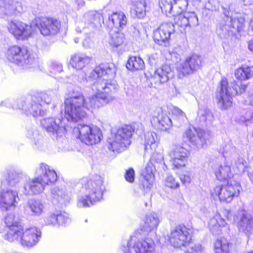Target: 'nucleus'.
<instances>
[{
    "label": "nucleus",
    "instance_id": "obj_30",
    "mask_svg": "<svg viewBox=\"0 0 253 253\" xmlns=\"http://www.w3.org/2000/svg\"><path fill=\"white\" fill-rule=\"evenodd\" d=\"M173 116V125L177 127L181 126L187 120L186 116L184 112L177 107H173L171 110Z\"/></svg>",
    "mask_w": 253,
    "mask_h": 253
},
{
    "label": "nucleus",
    "instance_id": "obj_60",
    "mask_svg": "<svg viewBox=\"0 0 253 253\" xmlns=\"http://www.w3.org/2000/svg\"><path fill=\"white\" fill-rule=\"evenodd\" d=\"M157 159L155 160V155H154L152 157V160L153 161H156L157 163H160L163 160V157L161 154H156Z\"/></svg>",
    "mask_w": 253,
    "mask_h": 253
},
{
    "label": "nucleus",
    "instance_id": "obj_12",
    "mask_svg": "<svg viewBox=\"0 0 253 253\" xmlns=\"http://www.w3.org/2000/svg\"><path fill=\"white\" fill-rule=\"evenodd\" d=\"M34 25L39 29L41 33L44 36L57 34L61 28V23L59 20L47 17L37 18L35 19Z\"/></svg>",
    "mask_w": 253,
    "mask_h": 253
},
{
    "label": "nucleus",
    "instance_id": "obj_44",
    "mask_svg": "<svg viewBox=\"0 0 253 253\" xmlns=\"http://www.w3.org/2000/svg\"><path fill=\"white\" fill-rule=\"evenodd\" d=\"M227 224L225 219L221 217L220 214L217 213L210 220L209 224L211 226H216L217 225L219 226H225Z\"/></svg>",
    "mask_w": 253,
    "mask_h": 253
},
{
    "label": "nucleus",
    "instance_id": "obj_25",
    "mask_svg": "<svg viewBox=\"0 0 253 253\" xmlns=\"http://www.w3.org/2000/svg\"><path fill=\"white\" fill-rule=\"evenodd\" d=\"M158 115L154 116L151 120L153 124L158 128L162 130H167L172 125L173 123L169 117L164 114L161 109L158 112Z\"/></svg>",
    "mask_w": 253,
    "mask_h": 253
},
{
    "label": "nucleus",
    "instance_id": "obj_3",
    "mask_svg": "<svg viewBox=\"0 0 253 253\" xmlns=\"http://www.w3.org/2000/svg\"><path fill=\"white\" fill-rule=\"evenodd\" d=\"M4 223L7 233L4 238L9 242L19 241L23 246L27 247H33L39 242L41 235L40 230L36 227L24 230L21 220L13 214L7 215Z\"/></svg>",
    "mask_w": 253,
    "mask_h": 253
},
{
    "label": "nucleus",
    "instance_id": "obj_48",
    "mask_svg": "<svg viewBox=\"0 0 253 253\" xmlns=\"http://www.w3.org/2000/svg\"><path fill=\"white\" fill-rule=\"evenodd\" d=\"M202 250L201 245L191 244L189 245V248L186 250V253H202Z\"/></svg>",
    "mask_w": 253,
    "mask_h": 253
},
{
    "label": "nucleus",
    "instance_id": "obj_33",
    "mask_svg": "<svg viewBox=\"0 0 253 253\" xmlns=\"http://www.w3.org/2000/svg\"><path fill=\"white\" fill-rule=\"evenodd\" d=\"M126 67L129 70H142L144 67V62L139 57L131 56L128 59Z\"/></svg>",
    "mask_w": 253,
    "mask_h": 253
},
{
    "label": "nucleus",
    "instance_id": "obj_7",
    "mask_svg": "<svg viewBox=\"0 0 253 253\" xmlns=\"http://www.w3.org/2000/svg\"><path fill=\"white\" fill-rule=\"evenodd\" d=\"M133 129L131 126L125 125L119 128L117 132L107 140L108 149L114 153L124 151L130 143Z\"/></svg>",
    "mask_w": 253,
    "mask_h": 253
},
{
    "label": "nucleus",
    "instance_id": "obj_29",
    "mask_svg": "<svg viewBox=\"0 0 253 253\" xmlns=\"http://www.w3.org/2000/svg\"><path fill=\"white\" fill-rule=\"evenodd\" d=\"M27 207L31 212L32 216H41L43 212L44 209L43 203L39 200L31 199L27 204Z\"/></svg>",
    "mask_w": 253,
    "mask_h": 253
},
{
    "label": "nucleus",
    "instance_id": "obj_58",
    "mask_svg": "<svg viewBox=\"0 0 253 253\" xmlns=\"http://www.w3.org/2000/svg\"><path fill=\"white\" fill-rule=\"evenodd\" d=\"M92 45V41L89 38H86L83 42V46L85 48H89Z\"/></svg>",
    "mask_w": 253,
    "mask_h": 253
},
{
    "label": "nucleus",
    "instance_id": "obj_62",
    "mask_svg": "<svg viewBox=\"0 0 253 253\" xmlns=\"http://www.w3.org/2000/svg\"><path fill=\"white\" fill-rule=\"evenodd\" d=\"M248 48L249 49L253 52V38L250 40L248 42Z\"/></svg>",
    "mask_w": 253,
    "mask_h": 253
},
{
    "label": "nucleus",
    "instance_id": "obj_2",
    "mask_svg": "<svg viewBox=\"0 0 253 253\" xmlns=\"http://www.w3.org/2000/svg\"><path fill=\"white\" fill-rule=\"evenodd\" d=\"M234 74L238 81H233L229 84L226 78H223L217 88L215 97L222 109H226L231 106L233 96L246 91L247 85L242 81L253 77V66H243L236 70Z\"/></svg>",
    "mask_w": 253,
    "mask_h": 253
},
{
    "label": "nucleus",
    "instance_id": "obj_20",
    "mask_svg": "<svg viewBox=\"0 0 253 253\" xmlns=\"http://www.w3.org/2000/svg\"><path fill=\"white\" fill-rule=\"evenodd\" d=\"M17 61L14 63L25 68L34 67L38 64V58L36 54L30 53L25 47H20V51L15 56Z\"/></svg>",
    "mask_w": 253,
    "mask_h": 253
},
{
    "label": "nucleus",
    "instance_id": "obj_37",
    "mask_svg": "<svg viewBox=\"0 0 253 253\" xmlns=\"http://www.w3.org/2000/svg\"><path fill=\"white\" fill-rule=\"evenodd\" d=\"M215 173L218 180L222 181L226 179L231 175L230 167L226 165H221L216 170Z\"/></svg>",
    "mask_w": 253,
    "mask_h": 253
},
{
    "label": "nucleus",
    "instance_id": "obj_24",
    "mask_svg": "<svg viewBox=\"0 0 253 253\" xmlns=\"http://www.w3.org/2000/svg\"><path fill=\"white\" fill-rule=\"evenodd\" d=\"M174 76V72L171 67L168 64H164L158 68L154 73L152 77L161 84L167 83Z\"/></svg>",
    "mask_w": 253,
    "mask_h": 253
},
{
    "label": "nucleus",
    "instance_id": "obj_22",
    "mask_svg": "<svg viewBox=\"0 0 253 253\" xmlns=\"http://www.w3.org/2000/svg\"><path fill=\"white\" fill-rule=\"evenodd\" d=\"M23 12L20 2L13 0H0V15L1 16H16Z\"/></svg>",
    "mask_w": 253,
    "mask_h": 253
},
{
    "label": "nucleus",
    "instance_id": "obj_21",
    "mask_svg": "<svg viewBox=\"0 0 253 253\" xmlns=\"http://www.w3.org/2000/svg\"><path fill=\"white\" fill-rule=\"evenodd\" d=\"M127 23L126 14L121 11L113 12L105 20V25L110 30L114 28L119 31L124 29Z\"/></svg>",
    "mask_w": 253,
    "mask_h": 253
},
{
    "label": "nucleus",
    "instance_id": "obj_43",
    "mask_svg": "<svg viewBox=\"0 0 253 253\" xmlns=\"http://www.w3.org/2000/svg\"><path fill=\"white\" fill-rule=\"evenodd\" d=\"M20 51V47L18 46H13L10 47L6 52V57L8 60L11 62L14 61H17V59L15 58L16 53H19Z\"/></svg>",
    "mask_w": 253,
    "mask_h": 253
},
{
    "label": "nucleus",
    "instance_id": "obj_1",
    "mask_svg": "<svg viewBox=\"0 0 253 253\" xmlns=\"http://www.w3.org/2000/svg\"><path fill=\"white\" fill-rule=\"evenodd\" d=\"M116 72L113 63L101 64L92 71L90 77L96 80L92 85L95 93L86 100L81 93L73 95L65 101V120L77 122L86 117L84 109H98L113 100L111 93L115 90V84L109 82Z\"/></svg>",
    "mask_w": 253,
    "mask_h": 253
},
{
    "label": "nucleus",
    "instance_id": "obj_35",
    "mask_svg": "<svg viewBox=\"0 0 253 253\" xmlns=\"http://www.w3.org/2000/svg\"><path fill=\"white\" fill-rule=\"evenodd\" d=\"M24 174L15 170H10L7 172L6 180L11 186H14L19 183L23 178Z\"/></svg>",
    "mask_w": 253,
    "mask_h": 253
},
{
    "label": "nucleus",
    "instance_id": "obj_42",
    "mask_svg": "<svg viewBox=\"0 0 253 253\" xmlns=\"http://www.w3.org/2000/svg\"><path fill=\"white\" fill-rule=\"evenodd\" d=\"M174 0H161L159 5L163 12L174 14Z\"/></svg>",
    "mask_w": 253,
    "mask_h": 253
},
{
    "label": "nucleus",
    "instance_id": "obj_26",
    "mask_svg": "<svg viewBox=\"0 0 253 253\" xmlns=\"http://www.w3.org/2000/svg\"><path fill=\"white\" fill-rule=\"evenodd\" d=\"M90 61V57L83 53H75L71 57L70 63L77 70H82Z\"/></svg>",
    "mask_w": 253,
    "mask_h": 253
},
{
    "label": "nucleus",
    "instance_id": "obj_61",
    "mask_svg": "<svg viewBox=\"0 0 253 253\" xmlns=\"http://www.w3.org/2000/svg\"><path fill=\"white\" fill-rule=\"evenodd\" d=\"M0 105V106H5L6 107H10V104L9 102V100H5L1 101Z\"/></svg>",
    "mask_w": 253,
    "mask_h": 253
},
{
    "label": "nucleus",
    "instance_id": "obj_46",
    "mask_svg": "<svg viewBox=\"0 0 253 253\" xmlns=\"http://www.w3.org/2000/svg\"><path fill=\"white\" fill-rule=\"evenodd\" d=\"M56 213H51L45 217V224L48 226H55L57 225Z\"/></svg>",
    "mask_w": 253,
    "mask_h": 253
},
{
    "label": "nucleus",
    "instance_id": "obj_53",
    "mask_svg": "<svg viewBox=\"0 0 253 253\" xmlns=\"http://www.w3.org/2000/svg\"><path fill=\"white\" fill-rule=\"evenodd\" d=\"M143 32V29L141 25H137L133 27V36L136 39L141 38Z\"/></svg>",
    "mask_w": 253,
    "mask_h": 253
},
{
    "label": "nucleus",
    "instance_id": "obj_34",
    "mask_svg": "<svg viewBox=\"0 0 253 253\" xmlns=\"http://www.w3.org/2000/svg\"><path fill=\"white\" fill-rule=\"evenodd\" d=\"M215 253H235L230 247V244L225 239L217 240L214 243Z\"/></svg>",
    "mask_w": 253,
    "mask_h": 253
},
{
    "label": "nucleus",
    "instance_id": "obj_13",
    "mask_svg": "<svg viewBox=\"0 0 253 253\" xmlns=\"http://www.w3.org/2000/svg\"><path fill=\"white\" fill-rule=\"evenodd\" d=\"M190 230L184 227H177L171 230L169 237L170 244L175 248L188 247L192 244L190 243L191 240Z\"/></svg>",
    "mask_w": 253,
    "mask_h": 253
},
{
    "label": "nucleus",
    "instance_id": "obj_19",
    "mask_svg": "<svg viewBox=\"0 0 253 253\" xmlns=\"http://www.w3.org/2000/svg\"><path fill=\"white\" fill-rule=\"evenodd\" d=\"M188 152L180 145H174L169 152L170 161L173 166L179 168L184 167L187 162Z\"/></svg>",
    "mask_w": 253,
    "mask_h": 253
},
{
    "label": "nucleus",
    "instance_id": "obj_8",
    "mask_svg": "<svg viewBox=\"0 0 253 253\" xmlns=\"http://www.w3.org/2000/svg\"><path fill=\"white\" fill-rule=\"evenodd\" d=\"M74 132H79L78 138L88 145L99 143L103 137L101 129L96 126L78 124L74 129Z\"/></svg>",
    "mask_w": 253,
    "mask_h": 253
},
{
    "label": "nucleus",
    "instance_id": "obj_39",
    "mask_svg": "<svg viewBox=\"0 0 253 253\" xmlns=\"http://www.w3.org/2000/svg\"><path fill=\"white\" fill-rule=\"evenodd\" d=\"M135 14L138 18H143L146 15V2L145 0H137L134 4Z\"/></svg>",
    "mask_w": 253,
    "mask_h": 253
},
{
    "label": "nucleus",
    "instance_id": "obj_9",
    "mask_svg": "<svg viewBox=\"0 0 253 253\" xmlns=\"http://www.w3.org/2000/svg\"><path fill=\"white\" fill-rule=\"evenodd\" d=\"M240 189V185L237 182L230 180L226 185L215 187L211 195L213 198L218 197L221 202L230 203L239 195Z\"/></svg>",
    "mask_w": 253,
    "mask_h": 253
},
{
    "label": "nucleus",
    "instance_id": "obj_4",
    "mask_svg": "<svg viewBox=\"0 0 253 253\" xmlns=\"http://www.w3.org/2000/svg\"><path fill=\"white\" fill-rule=\"evenodd\" d=\"M198 25V16L194 12L181 13L175 16L173 24H162L154 32V40L158 44L166 46L169 43L170 35L174 32L175 27L183 33L186 28H195Z\"/></svg>",
    "mask_w": 253,
    "mask_h": 253
},
{
    "label": "nucleus",
    "instance_id": "obj_14",
    "mask_svg": "<svg viewBox=\"0 0 253 253\" xmlns=\"http://www.w3.org/2000/svg\"><path fill=\"white\" fill-rule=\"evenodd\" d=\"M35 22L29 25L19 21H11L8 25L9 32L17 39H27L36 31Z\"/></svg>",
    "mask_w": 253,
    "mask_h": 253
},
{
    "label": "nucleus",
    "instance_id": "obj_59",
    "mask_svg": "<svg viewBox=\"0 0 253 253\" xmlns=\"http://www.w3.org/2000/svg\"><path fill=\"white\" fill-rule=\"evenodd\" d=\"M223 215L228 220L231 219V213L229 210H224L222 211Z\"/></svg>",
    "mask_w": 253,
    "mask_h": 253
},
{
    "label": "nucleus",
    "instance_id": "obj_5",
    "mask_svg": "<svg viewBox=\"0 0 253 253\" xmlns=\"http://www.w3.org/2000/svg\"><path fill=\"white\" fill-rule=\"evenodd\" d=\"M82 188L78 197L77 206L87 208L102 199L105 190L103 178L95 175L91 178L84 177L81 179Z\"/></svg>",
    "mask_w": 253,
    "mask_h": 253
},
{
    "label": "nucleus",
    "instance_id": "obj_38",
    "mask_svg": "<svg viewBox=\"0 0 253 253\" xmlns=\"http://www.w3.org/2000/svg\"><path fill=\"white\" fill-rule=\"evenodd\" d=\"M52 194L53 198L57 199L61 204H66L70 200V196L69 194L58 188L53 189Z\"/></svg>",
    "mask_w": 253,
    "mask_h": 253
},
{
    "label": "nucleus",
    "instance_id": "obj_28",
    "mask_svg": "<svg viewBox=\"0 0 253 253\" xmlns=\"http://www.w3.org/2000/svg\"><path fill=\"white\" fill-rule=\"evenodd\" d=\"M253 219L251 215L243 212L238 223L239 230L246 234L250 233L252 230Z\"/></svg>",
    "mask_w": 253,
    "mask_h": 253
},
{
    "label": "nucleus",
    "instance_id": "obj_18",
    "mask_svg": "<svg viewBox=\"0 0 253 253\" xmlns=\"http://www.w3.org/2000/svg\"><path fill=\"white\" fill-rule=\"evenodd\" d=\"M20 199L16 190L8 189L0 191V208L7 211L17 206Z\"/></svg>",
    "mask_w": 253,
    "mask_h": 253
},
{
    "label": "nucleus",
    "instance_id": "obj_10",
    "mask_svg": "<svg viewBox=\"0 0 253 253\" xmlns=\"http://www.w3.org/2000/svg\"><path fill=\"white\" fill-rule=\"evenodd\" d=\"M155 244L150 238L136 241L135 237H131L127 243V247L124 246L125 253H155Z\"/></svg>",
    "mask_w": 253,
    "mask_h": 253
},
{
    "label": "nucleus",
    "instance_id": "obj_6",
    "mask_svg": "<svg viewBox=\"0 0 253 253\" xmlns=\"http://www.w3.org/2000/svg\"><path fill=\"white\" fill-rule=\"evenodd\" d=\"M36 172L37 177L29 179L24 184L23 193L26 195L42 193L49 182H54L57 178L55 171L45 164H41Z\"/></svg>",
    "mask_w": 253,
    "mask_h": 253
},
{
    "label": "nucleus",
    "instance_id": "obj_55",
    "mask_svg": "<svg viewBox=\"0 0 253 253\" xmlns=\"http://www.w3.org/2000/svg\"><path fill=\"white\" fill-rule=\"evenodd\" d=\"M94 11H89L85 13L84 15V18L88 22H92V20L93 18Z\"/></svg>",
    "mask_w": 253,
    "mask_h": 253
},
{
    "label": "nucleus",
    "instance_id": "obj_27",
    "mask_svg": "<svg viewBox=\"0 0 253 253\" xmlns=\"http://www.w3.org/2000/svg\"><path fill=\"white\" fill-rule=\"evenodd\" d=\"M153 166L151 163L148 164L144 170L141 173L142 184L144 188L149 189L150 188L151 186L154 181V176L153 174Z\"/></svg>",
    "mask_w": 253,
    "mask_h": 253
},
{
    "label": "nucleus",
    "instance_id": "obj_57",
    "mask_svg": "<svg viewBox=\"0 0 253 253\" xmlns=\"http://www.w3.org/2000/svg\"><path fill=\"white\" fill-rule=\"evenodd\" d=\"M180 179L183 184H188L191 181L190 176L188 174H181Z\"/></svg>",
    "mask_w": 253,
    "mask_h": 253
},
{
    "label": "nucleus",
    "instance_id": "obj_32",
    "mask_svg": "<svg viewBox=\"0 0 253 253\" xmlns=\"http://www.w3.org/2000/svg\"><path fill=\"white\" fill-rule=\"evenodd\" d=\"M57 97V90L50 89L38 94L37 99H40L43 103L49 104Z\"/></svg>",
    "mask_w": 253,
    "mask_h": 253
},
{
    "label": "nucleus",
    "instance_id": "obj_40",
    "mask_svg": "<svg viewBox=\"0 0 253 253\" xmlns=\"http://www.w3.org/2000/svg\"><path fill=\"white\" fill-rule=\"evenodd\" d=\"M144 138L145 151H147L149 149H152V146L155 144L156 139L157 138L156 134L153 131H148L145 133Z\"/></svg>",
    "mask_w": 253,
    "mask_h": 253
},
{
    "label": "nucleus",
    "instance_id": "obj_56",
    "mask_svg": "<svg viewBox=\"0 0 253 253\" xmlns=\"http://www.w3.org/2000/svg\"><path fill=\"white\" fill-rule=\"evenodd\" d=\"M158 57L157 54H151L149 56L148 62L151 65H155L157 63Z\"/></svg>",
    "mask_w": 253,
    "mask_h": 253
},
{
    "label": "nucleus",
    "instance_id": "obj_51",
    "mask_svg": "<svg viewBox=\"0 0 253 253\" xmlns=\"http://www.w3.org/2000/svg\"><path fill=\"white\" fill-rule=\"evenodd\" d=\"M94 15L92 20V22L94 24H98L101 25V23H104L105 25V21L104 20L103 16L102 14L96 11H94Z\"/></svg>",
    "mask_w": 253,
    "mask_h": 253
},
{
    "label": "nucleus",
    "instance_id": "obj_17",
    "mask_svg": "<svg viewBox=\"0 0 253 253\" xmlns=\"http://www.w3.org/2000/svg\"><path fill=\"white\" fill-rule=\"evenodd\" d=\"M65 119L62 120L54 118H47L41 121V125L49 133L56 138L64 135L66 130Z\"/></svg>",
    "mask_w": 253,
    "mask_h": 253
},
{
    "label": "nucleus",
    "instance_id": "obj_41",
    "mask_svg": "<svg viewBox=\"0 0 253 253\" xmlns=\"http://www.w3.org/2000/svg\"><path fill=\"white\" fill-rule=\"evenodd\" d=\"M198 117L202 122H211L213 120V114L206 108L199 109Z\"/></svg>",
    "mask_w": 253,
    "mask_h": 253
},
{
    "label": "nucleus",
    "instance_id": "obj_16",
    "mask_svg": "<svg viewBox=\"0 0 253 253\" xmlns=\"http://www.w3.org/2000/svg\"><path fill=\"white\" fill-rule=\"evenodd\" d=\"M185 136L197 148L203 147L211 138L210 131L197 129L194 127H190L185 131L183 136Z\"/></svg>",
    "mask_w": 253,
    "mask_h": 253
},
{
    "label": "nucleus",
    "instance_id": "obj_23",
    "mask_svg": "<svg viewBox=\"0 0 253 253\" xmlns=\"http://www.w3.org/2000/svg\"><path fill=\"white\" fill-rule=\"evenodd\" d=\"M37 100L36 97L27 98L25 101L21 102L18 107L27 114H32L35 117L43 116L44 112L42 109L41 104L37 103Z\"/></svg>",
    "mask_w": 253,
    "mask_h": 253
},
{
    "label": "nucleus",
    "instance_id": "obj_49",
    "mask_svg": "<svg viewBox=\"0 0 253 253\" xmlns=\"http://www.w3.org/2000/svg\"><path fill=\"white\" fill-rule=\"evenodd\" d=\"M246 162L242 159L239 158L235 163V167L239 173H242L245 170Z\"/></svg>",
    "mask_w": 253,
    "mask_h": 253
},
{
    "label": "nucleus",
    "instance_id": "obj_45",
    "mask_svg": "<svg viewBox=\"0 0 253 253\" xmlns=\"http://www.w3.org/2000/svg\"><path fill=\"white\" fill-rule=\"evenodd\" d=\"M56 216L57 225H63L71 221L68 214L65 212H58L56 213Z\"/></svg>",
    "mask_w": 253,
    "mask_h": 253
},
{
    "label": "nucleus",
    "instance_id": "obj_47",
    "mask_svg": "<svg viewBox=\"0 0 253 253\" xmlns=\"http://www.w3.org/2000/svg\"><path fill=\"white\" fill-rule=\"evenodd\" d=\"M165 184L167 187L171 188H176L179 187V183L175 181V178L171 175L167 176Z\"/></svg>",
    "mask_w": 253,
    "mask_h": 253
},
{
    "label": "nucleus",
    "instance_id": "obj_63",
    "mask_svg": "<svg viewBox=\"0 0 253 253\" xmlns=\"http://www.w3.org/2000/svg\"><path fill=\"white\" fill-rule=\"evenodd\" d=\"M250 104L253 106V89L252 90L249 95Z\"/></svg>",
    "mask_w": 253,
    "mask_h": 253
},
{
    "label": "nucleus",
    "instance_id": "obj_50",
    "mask_svg": "<svg viewBox=\"0 0 253 253\" xmlns=\"http://www.w3.org/2000/svg\"><path fill=\"white\" fill-rule=\"evenodd\" d=\"M50 72L53 74L60 73L62 71V66L58 62L53 61L50 64Z\"/></svg>",
    "mask_w": 253,
    "mask_h": 253
},
{
    "label": "nucleus",
    "instance_id": "obj_31",
    "mask_svg": "<svg viewBox=\"0 0 253 253\" xmlns=\"http://www.w3.org/2000/svg\"><path fill=\"white\" fill-rule=\"evenodd\" d=\"M160 222V220L157 214L151 213L146 216L143 229L146 232H151L157 228Z\"/></svg>",
    "mask_w": 253,
    "mask_h": 253
},
{
    "label": "nucleus",
    "instance_id": "obj_52",
    "mask_svg": "<svg viewBox=\"0 0 253 253\" xmlns=\"http://www.w3.org/2000/svg\"><path fill=\"white\" fill-rule=\"evenodd\" d=\"M188 5L187 0H174V9L178 7L181 11L186 9Z\"/></svg>",
    "mask_w": 253,
    "mask_h": 253
},
{
    "label": "nucleus",
    "instance_id": "obj_54",
    "mask_svg": "<svg viewBox=\"0 0 253 253\" xmlns=\"http://www.w3.org/2000/svg\"><path fill=\"white\" fill-rule=\"evenodd\" d=\"M135 172L132 168H130L126 171L125 174V178L126 180L129 182H132L134 180Z\"/></svg>",
    "mask_w": 253,
    "mask_h": 253
},
{
    "label": "nucleus",
    "instance_id": "obj_11",
    "mask_svg": "<svg viewBox=\"0 0 253 253\" xmlns=\"http://www.w3.org/2000/svg\"><path fill=\"white\" fill-rule=\"evenodd\" d=\"M202 58L200 55L192 54L187 57L176 67L179 78L193 74L201 69Z\"/></svg>",
    "mask_w": 253,
    "mask_h": 253
},
{
    "label": "nucleus",
    "instance_id": "obj_64",
    "mask_svg": "<svg viewBox=\"0 0 253 253\" xmlns=\"http://www.w3.org/2000/svg\"><path fill=\"white\" fill-rule=\"evenodd\" d=\"M250 26L253 31V18L251 20Z\"/></svg>",
    "mask_w": 253,
    "mask_h": 253
},
{
    "label": "nucleus",
    "instance_id": "obj_36",
    "mask_svg": "<svg viewBox=\"0 0 253 253\" xmlns=\"http://www.w3.org/2000/svg\"><path fill=\"white\" fill-rule=\"evenodd\" d=\"M124 41L125 37L123 33L115 31L110 34L109 43L111 46L118 47L124 43Z\"/></svg>",
    "mask_w": 253,
    "mask_h": 253
},
{
    "label": "nucleus",
    "instance_id": "obj_15",
    "mask_svg": "<svg viewBox=\"0 0 253 253\" xmlns=\"http://www.w3.org/2000/svg\"><path fill=\"white\" fill-rule=\"evenodd\" d=\"M224 14L226 16V19L220 25V28L223 32L225 34H234L243 29L245 21L244 17L236 15L229 17L225 12Z\"/></svg>",
    "mask_w": 253,
    "mask_h": 253
}]
</instances>
